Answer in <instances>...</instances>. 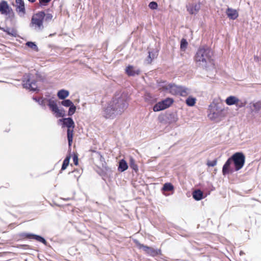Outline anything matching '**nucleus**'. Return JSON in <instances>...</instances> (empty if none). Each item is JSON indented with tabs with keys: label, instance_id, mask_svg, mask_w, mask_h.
I'll list each match as a JSON object with an SVG mask.
<instances>
[{
	"label": "nucleus",
	"instance_id": "obj_39",
	"mask_svg": "<svg viewBox=\"0 0 261 261\" xmlns=\"http://www.w3.org/2000/svg\"><path fill=\"white\" fill-rule=\"evenodd\" d=\"M245 105H246V102H243V101H241L240 100L239 102H238L236 104V106L239 107V108L244 107H245Z\"/></svg>",
	"mask_w": 261,
	"mask_h": 261
},
{
	"label": "nucleus",
	"instance_id": "obj_42",
	"mask_svg": "<svg viewBox=\"0 0 261 261\" xmlns=\"http://www.w3.org/2000/svg\"><path fill=\"white\" fill-rule=\"evenodd\" d=\"M51 0H39L41 5L46 6Z\"/></svg>",
	"mask_w": 261,
	"mask_h": 261
},
{
	"label": "nucleus",
	"instance_id": "obj_28",
	"mask_svg": "<svg viewBox=\"0 0 261 261\" xmlns=\"http://www.w3.org/2000/svg\"><path fill=\"white\" fill-rule=\"evenodd\" d=\"M70 159V156L67 155L65 158V159L64 160L62 165L61 169L60 171V173H62V171L65 170L67 168V166H68V165L69 164Z\"/></svg>",
	"mask_w": 261,
	"mask_h": 261
},
{
	"label": "nucleus",
	"instance_id": "obj_49",
	"mask_svg": "<svg viewBox=\"0 0 261 261\" xmlns=\"http://www.w3.org/2000/svg\"><path fill=\"white\" fill-rule=\"evenodd\" d=\"M12 16L13 17H14V13H12Z\"/></svg>",
	"mask_w": 261,
	"mask_h": 261
},
{
	"label": "nucleus",
	"instance_id": "obj_13",
	"mask_svg": "<svg viewBox=\"0 0 261 261\" xmlns=\"http://www.w3.org/2000/svg\"><path fill=\"white\" fill-rule=\"evenodd\" d=\"M102 169L101 172L99 173V175L102 177L103 180H106V178H110L112 177L113 170L112 168L108 167L107 164H102Z\"/></svg>",
	"mask_w": 261,
	"mask_h": 261
},
{
	"label": "nucleus",
	"instance_id": "obj_26",
	"mask_svg": "<svg viewBox=\"0 0 261 261\" xmlns=\"http://www.w3.org/2000/svg\"><path fill=\"white\" fill-rule=\"evenodd\" d=\"M167 118L169 123L175 122L177 120V115L175 113H169L167 115Z\"/></svg>",
	"mask_w": 261,
	"mask_h": 261
},
{
	"label": "nucleus",
	"instance_id": "obj_2",
	"mask_svg": "<svg viewBox=\"0 0 261 261\" xmlns=\"http://www.w3.org/2000/svg\"><path fill=\"white\" fill-rule=\"evenodd\" d=\"M245 162V155L241 152H237L229 158L222 167V174L226 175L243 168Z\"/></svg>",
	"mask_w": 261,
	"mask_h": 261
},
{
	"label": "nucleus",
	"instance_id": "obj_12",
	"mask_svg": "<svg viewBox=\"0 0 261 261\" xmlns=\"http://www.w3.org/2000/svg\"><path fill=\"white\" fill-rule=\"evenodd\" d=\"M21 239H27L28 240H35L38 242L43 243L45 245H47V242L45 239L41 236L32 233L21 232L18 234Z\"/></svg>",
	"mask_w": 261,
	"mask_h": 261
},
{
	"label": "nucleus",
	"instance_id": "obj_29",
	"mask_svg": "<svg viewBox=\"0 0 261 261\" xmlns=\"http://www.w3.org/2000/svg\"><path fill=\"white\" fill-rule=\"evenodd\" d=\"M33 99L35 101L37 102L40 106L45 107L46 105V102L47 100V98H44L42 97L37 98L36 97H33Z\"/></svg>",
	"mask_w": 261,
	"mask_h": 261
},
{
	"label": "nucleus",
	"instance_id": "obj_38",
	"mask_svg": "<svg viewBox=\"0 0 261 261\" xmlns=\"http://www.w3.org/2000/svg\"><path fill=\"white\" fill-rule=\"evenodd\" d=\"M53 18V15L52 14H50V13H48V14H45V17H44V19L46 21H49L50 20Z\"/></svg>",
	"mask_w": 261,
	"mask_h": 261
},
{
	"label": "nucleus",
	"instance_id": "obj_9",
	"mask_svg": "<svg viewBox=\"0 0 261 261\" xmlns=\"http://www.w3.org/2000/svg\"><path fill=\"white\" fill-rule=\"evenodd\" d=\"M47 105L50 110L56 114L57 117H63L65 115V112L63 109H59L56 101L51 99H47Z\"/></svg>",
	"mask_w": 261,
	"mask_h": 261
},
{
	"label": "nucleus",
	"instance_id": "obj_35",
	"mask_svg": "<svg viewBox=\"0 0 261 261\" xmlns=\"http://www.w3.org/2000/svg\"><path fill=\"white\" fill-rule=\"evenodd\" d=\"M26 45L35 50H38V47H37V45L36 44V43L34 42L28 41L26 43Z\"/></svg>",
	"mask_w": 261,
	"mask_h": 261
},
{
	"label": "nucleus",
	"instance_id": "obj_32",
	"mask_svg": "<svg viewBox=\"0 0 261 261\" xmlns=\"http://www.w3.org/2000/svg\"><path fill=\"white\" fill-rule=\"evenodd\" d=\"M61 105L65 107H69L71 106L72 104H73V102L69 99H64L62 100L61 102Z\"/></svg>",
	"mask_w": 261,
	"mask_h": 261
},
{
	"label": "nucleus",
	"instance_id": "obj_37",
	"mask_svg": "<svg viewBox=\"0 0 261 261\" xmlns=\"http://www.w3.org/2000/svg\"><path fill=\"white\" fill-rule=\"evenodd\" d=\"M217 163V159H215L213 161H207L206 165L208 167H214L216 165Z\"/></svg>",
	"mask_w": 261,
	"mask_h": 261
},
{
	"label": "nucleus",
	"instance_id": "obj_10",
	"mask_svg": "<svg viewBox=\"0 0 261 261\" xmlns=\"http://www.w3.org/2000/svg\"><path fill=\"white\" fill-rule=\"evenodd\" d=\"M136 244L140 249H142L146 253L152 257H155L158 255L161 254V250L154 249L153 248L144 245L139 242L138 241H136Z\"/></svg>",
	"mask_w": 261,
	"mask_h": 261
},
{
	"label": "nucleus",
	"instance_id": "obj_8",
	"mask_svg": "<svg viewBox=\"0 0 261 261\" xmlns=\"http://www.w3.org/2000/svg\"><path fill=\"white\" fill-rule=\"evenodd\" d=\"M44 17L45 12L43 11L34 14L31 18L30 27L35 25L39 30H42L43 29V21Z\"/></svg>",
	"mask_w": 261,
	"mask_h": 261
},
{
	"label": "nucleus",
	"instance_id": "obj_17",
	"mask_svg": "<svg viewBox=\"0 0 261 261\" xmlns=\"http://www.w3.org/2000/svg\"><path fill=\"white\" fill-rule=\"evenodd\" d=\"M125 72L128 76H135L139 75L140 73V70L136 69L132 65H128L125 68Z\"/></svg>",
	"mask_w": 261,
	"mask_h": 261
},
{
	"label": "nucleus",
	"instance_id": "obj_48",
	"mask_svg": "<svg viewBox=\"0 0 261 261\" xmlns=\"http://www.w3.org/2000/svg\"><path fill=\"white\" fill-rule=\"evenodd\" d=\"M5 82H5V81H1V80H0V83H5Z\"/></svg>",
	"mask_w": 261,
	"mask_h": 261
},
{
	"label": "nucleus",
	"instance_id": "obj_18",
	"mask_svg": "<svg viewBox=\"0 0 261 261\" xmlns=\"http://www.w3.org/2000/svg\"><path fill=\"white\" fill-rule=\"evenodd\" d=\"M226 14L227 17L231 20L236 19L239 16V13L235 9L228 8L226 10Z\"/></svg>",
	"mask_w": 261,
	"mask_h": 261
},
{
	"label": "nucleus",
	"instance_id": "obj_3",
	"mask_svg": "<svg viewBox=\"0 0 261 261\" xmlns=\"http://www.w3.org/2000/svg\"><path fill=\"white\" fill-rule=\"evenodd\" d=\"M213 55V51L208 46L204 45L199 47L194 56L197 66L207 70L214 64Z\"/></svg>",
	"mask_w": 261,
	"mask_h": 261
},
{
	"label": "nucleus",
	"instance_id": "obj_19",
	"mask_svg": "<svg viewBox=\"0 0 261 261\" xmlns=\"http://www.w3.org/2000/svg\"><path fill=\"white\" fill-rule=\"evenodd\" d=\"M128 168V165L127 162L124 159H121L118 163V170L119 172H122L126 170Z\"/></svg>",
	"mask_w": 261,
	"mask_h": 261
},
{
	"label": "nucleus",
	"instance_id": "obj_27",
	"mask_svg": "<svg viewBox=\"0 0 261 261\" xmlns=\"http://www.w3.org/2000/svg\"><path fill=\"white\" fill-rule=\"evenodd\" d=\"M5 32H6L8 35L13 37H16L17 35V32L16 29L14 28H10L8 27H6Z\"/></svg>",
	"mask_w": 261,
	"mask_h": 261
},
{
	"label": "nucleus",
	"instance_id": "obj_14",
	"mask_svg": "<svg viewBox=\"0 0 261 261\" xmlns=\"http://www.w3.org/2000/svg\"><path fill=\"white\" fill-rule=\"evenodd\" d=\"M16 11L20 17H24L26 14L23 0H16Z\"/></svg>",
	"mask_w": 261,
	"mask_h": 261
},
{
	"label": "nucleus",
	"instance_id": "obj_4",
	"mask_svg": "<svg viewBox=\"0 0 261 261\" xmlns=\"http://www.w3.org/2000/svg\"><path fill=\"white\" fill-rule=\"evenodd\" d=\"M58 122L59 123H61L62 128H67V140L68 142V145L69 146H70L71 145L73 140V128H74L75 126L74 122L72 118L70 117L60 119L58 120Z\"/></svg>",
	"mask_w": 261,
	"mask_h": 261
},
{
	"label": "nucleus",
	"instance_id": "obj_1",
	"mask_svg": "<svg viewBox=\"0 0 261 261\" xmlns=\"http://www.w3.org/2000/svg\"><path fill=\"white\" fill-rule=\"evenodd\" d=\"M127 95L121 92H116L112 99L102 107L101 115L106 119H113L120 115L128 106Z\"/></svg>",
	"mask_w": 261,
	"mask_h": 261
},
{
	"label": "nucleus",
	"instance_id": "obj_36",
	"mask_svg": "<svg viewBox=\"0 0 261 261\" xmlns=\"http://www.w3.org/2000/svg\"><path fill=\"white\" fill-rule=\"evenodd\" d=\"M148 6L150 9L155 10L158 8V4L156 2L152 1L149 4Z\"/></svg>",
	"mask_w": 261,
	"mask_h": 261
},
{
	"label": "nucleus",
	"instance_id": "obj_7",
	"mask_svg": "<svg viewBox=\"0 0 261 261\" xmlns=\"http://www.w3.org/2000/svg\"><path fill=\"white\" fill-rule=\"evenodd\" d=\"M163 88L169 91V92L173 95H179L185 96L189 93V89L182 86H178L175 84H169L163 87Z\"/></svg>",
	"mask_w": 261,
	"mask_h": 261
},
{
	"label": "nucleus",
	"instance_id": "obj_20",
	"mask_svg": "<svg viewBox=\"0 0 261 261\" xmlns=\"http://www.w3.org/2000/svg\"><path fill=\"white\" fill-rule=\"evenodd\" d=\"M193 198L196 201H199L204 198L203 193L200 190H196L192 193Z\"/></svg>",
	"mask_w": 261,
	"mask_h": 261
},
{
	"label": "nucleus",
	"instance_id": "obj_5",
	"mask_svg": "<svg viewBox=\"0 0 261 261\" xmlns=\"http://www.w3.org/2000/svg\"><path fill=\"white\" fill-rule=\"evenodd\" d=\"M209 108L210 113L208 114V117L212 120L219 122L225 117L226 111L224 109L219 108L218 105L214 104V106L211 105Z\"/></svg>",
	"mask_w": 261,
	"mask_h": 261
},
{
	"label": "nucleus",
	"instance_id": "obj_21",
	"mask_svg": "<svg viewBox=\"0 0 261 261\" xmlns=\"http://www.w3.org/2000/svg\"><path fill=\"white\" fill-rule=\"evenodd\" d=\"M239 101L240 99L234 96H229L225 100L226 103L228 106L236 105Z\"/></svg>",
	"mask_w": 261,
	"mask_h": 261
},
{
	"label": "nucleus",
	"instance_id": "obj_47",
	"mask_svg": "<svg viewBox=\"0 0 261 261\" xmlns=\"http://www.w3.org/2000/svg\"><path fill=\"white\" fill-rule=\"evenodd\" d=\"M244 254V252H243V251H240V255H242V254Z\"/></svg>",
	"mask_w": 261,
	"mask_h": 261
},
{
	"label": "nucleus",
	"instance_id": "obj_41",
	"mask_svg": "<svg viewBox=\"0 0 261 261\" xmlns=\"http://www.w3.org/2000/svg\"><path fill=\"white\" fill-rule=\"evenodd\" d=\"M98 158L102 164H106L104 157L100 153H98Z\"/></svg>",
	"mask_w": 261,
	"mask_h": 261
},
{
	"label": "nucleus",
	"instance_id": "obj_33",
	"mask_svg": "<svg viewBox=\"0 0 261 261\" xmlns=\"http://www.w3.org/2000/svg\"><path fill=\"white\" fill-rule=\"evenodd\" d=\"M188 45V41L185 38H182L180 40V48L182 51H185Z\"/></svg>",
	"mask_w": 261,
	"mask_h": 261
},
{
	"label": "nucleus",
	"instance_id": "obj_25",
	"mask_svg": "<svg viewBox=\"0 0 261 261\" xmlns=\"http://www.w3.org/2000/svg\"><path fill=\"white\" fill-rule=\"evenodd\" d=\"M173 186L170 182H167L163 185L162 188V191L164 193L165 192L172 191L173 190Z\"/></svg>",
	"mask_w": 261,
	"mask_h": 261
},
{
	"label": "nucleus",
	"instance_id": "obj_45",
	"mask_svg": "<svg viewBox=\"0 0 261 261\" xmlns=\"http://www.w3.org/2000/svg\"><path fill=\"white\" fill-rule=\"evenodd\" d=\"M30 2L33 3L35 2V0H28Z\"/></svg>",
	"mask_w": 261,
	"mask_h": 261
},
{
	"label": "nucleus",
	"instance_id": "obj_31",
	"mask_svg": "<svg viewBox=\"0 0 261 261\" xmlns=\"http://www.w3.org/2000/svg\"><path fill=\"white\" fill-rule=\"evenodd\" d=\"M196 102V98L189 96L186 100V104L190 107L194 106Z\"/></svg>",
	"mask_w": 261,
	"mask_h": 261
},
{
	"label": "nucleus",
	"instance_id": "obj_43",
	"mask_svg": "<svg viewBox=\"0 0 261 261\" xmlns=\"http://www.w3.org/2000/svg\"><path fill=\"white\" fill-rule=\"evenodd\" d=\"M0 30H2L4 32H5V30H6V27L5 28H2V27H0Z\"/></svg>",
	"mask_w": 261,
	"mask_h": 261
},
{
	"label": "nucleus",
	"instance_id": "obj_44",
	"mask_svg": "<svg viewBox=\"0 0 261 261\" xmlns=\"http://www.w3.org/2000/svg\"><path fill=\"white\" fill-rule=\"evenodd\" d=\"M148 58H149L151 60V61L152 60V58L151 57V53L150 52H149V55H148Z\"/></svg>",
	"mask_w": 261,
	"mask_h": 261
},
{
	"label": "nucleus",
	"instance_id": "obj_40",
	"mask_svg": "<svg viewBox=\"0 0 261 261\" xmlns=\"http://www.w3.org/2000/svg\"><path fill=\"white\" fill-rule=\"evenodd\" d=\"M73 161L75 165H78V156L77 154H74L73 156Z\"/></svg>",
	"mask_w": 261,
	"mask_h": 261
},
{
	"label": "nucleus",
	"instance_id": "obj_22",
	"mask_svg": "<svg viewBox=\"0 0 261 261\" xmlns=\"http://www.w3.org/2000/svg\"><path fill=\"white\" fill-rule=\"evenodd\" d=\"M69 95V92L68 90L65 89H61L59 90L57 93L58 97L61 100L66 99V98L68 97Z\"/></svg>",
	"mask_w": 261,
	"mask_h": 261
},
{
	"label": "nucleus",
	"instance_id": "obj_6",
	"mask_svg": "<svg viewBox=\"0 0 261 261\" xmlns=\"http://www.w3.org/2000/svg\"><path fill=\"white\" fill-rule=\"evenodd\" d=\"M33 75L30 73H25L22 77V86L23 88L28 89L32 92H38L39 89L37 85V82L32 79Z\"/></svg>",
	"mask_w": 261,
	"mask_h": 261
},
{
	"label": "nucleus",
	"instance_id": "obj_11",
	"mask_svg": "<svg viewBox=\"0 0 261 261\" xmlns=\"http://www.w3.org/2000/svg\"><path fill=\"white\" fill-rule=\"evenodd\" d=\"M173 98L169 97L166 98L156 103L153 107V110L154 112L164 110L169 108L173 103Z\"/></svg>",
	"mask_w": 261,
	"mask_h": 261
},
{
	"label": "nucleus",
	"instance_id": "obj_30",
	"mask_svg": "<svg viewBox=\"0 0 261 261\" xmlns=\"http://www.w3.org/2000/svg\"><path fill=\"white\" fill-rule=\"evenodd\" d=\"M129 166L135 171L137 172L138 171V166L136 164L135 160L132 157L129 159Z\"/></svg>",
	"mask_w": 261,
	"mask_h": 261
},
{
	"label": "nucleus",
	"instance_id": "obj_46",
	"mask_svg": "<svg viewBox=\"0 0 261 261\" xmlns=\"http://www.w3.org/2000/svg\"><path fill=\"white\" fill-rule=\"evenodd\" d=\"M254 59L257 61L258 60V57L257 56H254Z\"/></svg>",
	"mask_w": 261,
	"mask_h": 261
},
{
	"label": "nucleus",
	"instance_id": "obj_16",
	"mask_svg": "<svg viewBox=\"0 0 261 261\" xmlns=\"http://www.w3.org/2000/svg\"><path fill=\"white\" fill-rule=\"evenodd\" d=\"M12 10V9L9 7L6 1H2L0 2V12L2 14L7 15Z\"/></svg>",
	"mask_w": 261,
	"mask_h": 261
},
{
	"label": "nucleus",
	"instance_id": "obj_24",
	"mask_svg": "<svg viewBox=\"0 0 261 261\" xmlns=\"http://www.w3.org/2000/svg\"><path fill=\"white\" fill-rule=\"evenodd\" d=\"M81 172L79 170L76 169L74 170L71 172H69L68 174L71 179H76L78 180L79 178L81 176Z\"/></svg>",
	"mask_w": 261,
	"mask_h": 261
},
{
	"label": "nucleus",
	"instance_id": "obj_15",
	"mask_svg": "<svg viewBox=\"0 0 261 261\" xmlns=\"http://www.w3.org/2000/svg\"><path fill=\"white\" fill-rule=\"evenodd\" d=\"M187 11L191 14H196L200 9V3L191 4L187 6Z\"/></svg>",
	"mask_w": 261,
	"mask_h": 261
},
{
	"label": "nucleus",
	"instance_id": "obj_23",
	"mask_svg": "<svg viewBox=\"0 0 261 261\" xmlns=\"http://www.w3.org/2000/svg\"><path fill=\"white\" fill-rule=\"evenodd\" d=\"M250 108L252 112L257 113L261 110V101H258L256 102L253 103L250 106Z\"/></svg>",
	"mask_w": 261,
	"mask_h": 261
},
{
	"label": "nucleus",
	"instance_id": "obj_34",
	"mask_svg": "<svg viewBox=\"0 0 261 261\" xmlns=\"http://www.w3.org/2000/svg\"><path fill=\"white\" fill-rule=\"evenodd\" d=\"M76 109V107L75 106L74 103L72 104L71 106L69 107L68 115L69 116H71L72 115H73L75 112Z\"/></svg>",
	"mask_w": 261,
	"mask_h": 261
}]
</instances>
